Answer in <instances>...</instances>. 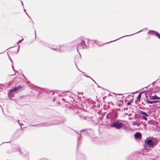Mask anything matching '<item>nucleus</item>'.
Instances as JSON below:
<instances>
[{
	"label": "nucleus",
	"instance_id": "1",
	"mask_svg": "<svg viewBox=\"0 0 160 160\" xmlns=\"http://www.w3.org/2000/svg\"><path fill=\"white\" fill-rule=\"evenodd\" d=\"M123 125V124L119 120H117L111 125V127L117 129H120Z\"/></svg>",
	"mask_w": 160,
	"mask_h": 160
},
{
	"label": "nucleus",
	"instance_id": "2",
	"mask_svg": "<svg viewBox=\"0 0 160 160\" xmlns=\"http://www.w3.org/2000/svg\"><path fill=\"white\" fill-rule=\"evenodd\" d=\"M19 87H17V88H14L12 89L8 93V96L10 98H12L14 95V94L13 93V92L14 91H15L19 89Z\"/></svg>",
	"mask_w": 160,
	"mask_h": 160
},
{
	"label": "nucleus",
	"instance_id": "3",
	"mask_svg": "<svg viewBox=\"0 0 160 160\" xmlns=\"http://www.w3.org/2000/svg\"><path fill=\"white\" fill-rule=\"evenodd\" d=\"M147 143L148 145L150 146V147H153L154 146V143L151 140H148L147 142Z\"/></svg>",
	"mask_w": 160,
	"mask_h": 160
},
{
	"label": "nucleus",
	"instance_id": "4",
	"mask_svg": "<svg viewBox=\"0 0 160 160\" xmlns=\"http://www.w3.org/2000/svg\"><path fill=\"white\" fill-rule=\"evenodd\" d=\"M149 32H151L152 34L156 35L160 39V34L158 32L153 31H150Z\"/></svg>",
	"mask_w": 160,
	"mask_h": 160
},
{
	"label": "nucleus",
	"instance_id": "5",
	"mask_svg": "<svg viewBox=\"0 0 160 160\" xmlns=\"http://www.w3.org/2000/svg\"><path fill=\"white\" fill-rule=\"evenodd\" d=\"M134 137L136 138H140L141 137V134L139 132H137L134 134Z\"/></svg>",
	"mask_w": 160,
	"mask_h": 160
},
{
	"label": "nucleus",
	"instance_id": "6",
	"mask_svg": "<svg viewBox=\"0 0 160 160\" xmlns=\"http://www.w3.org/2000/svg\"><path fill=\"white\" fill-rule=\"evenodd\" d=\"M152 99L153 100L160 99V98L159 97H158L156 95H155L154 96H153L152 97Z\"/></svg>",
	"mask_w": 160,
	"mask_h": 160
},
{
	"label": "nucleus",
	"instance_id": "7",
	"mask_svg": "<svg viewBox=\"0 0 160 160\" xmlns=\"http://www.w3.org/2000/svg\"><path fill=\"white\" fill-rule=\"evenodd\" d=\"M147 103H149V104H152V103H154L155 102H158L157 101H149L148 100L147 101Z\"/></svg>",
	"mask_w": 160,
	"mask_h": 160
},
{
	"label": "nucleus",
	"instance_id": "8",
	"mask_svg": "<svg viewBox=\"0 0 160 160\" xmlns=\"http://www.w3.org/2000/svg\"><path fill=\"white\" fill-rule=\"evenodd\" d=\"M141 97V94H139L138 95V96L137 98V100L139 101L140 102V99Z\"/></svg>",
	"mask_w": 160,
	"mask_h": 160
},
{
	"label": "nucleus",
	"instance_id": "9",
	"mask_svg": "<svg viewBox=\"0 0 160 160\" xmlns=\"http://www.w3.org/2000/svg\"><path fill=\"white\" fill-rule=\"evenodd\" d=\"M140 112L141 114H144L146 116H148V115L145 112L143 111H140Z\"/></svg>",
	"mask_w": 160,
	"mask_h": 160
},
{
	"label": "nucleus",
	"instance_id": "10",
	"mask_svg": "<svg viewBox=\"0 0 160 160\" xmlns=\"http://www.w3.org/2000/svg\"><path fill=\"white\" fill-rule=\"evenodd\" d=\"M60 46H58L56 48V50H58V51H61V49L60 48Z\"/></svg>",
	"mask_w": 160,
	"mask_h": 160
},
{
	"label": "nucleus",
	"instance_id": "11",
	"mask_svg": "<svg viewBox=\"0 0 160 160\" xmlns=\"http://www.w3.org/2000/svg\"><path fill=\"white\" fill-rule=\"evenodd\" d=\"M132 123H133V124L134 126L136 125L137 123L136 122H135L134 121L132 122Z\"/></svg>",
	"mask_w": 160,
	"mask_h": 160
},
{
	"label": "nucleus",
	"instance_id": "12",
	"mask_svg": "<svg viewBox=\"0 0 160 160\" xmlns=\"http://www.w3.org/2000/svg\"><path fill=\"white\" fill-rule=\"evenodd\" d=\"M142 118L144 119L145 120H147V118L145 116H143L142 117Z\"/></svg>",
	"mask_w": 160,
	"mask_h": 160
},
{
	"label": "nucleus",
	"instance_id": "13",
	"mask_svg": "<svg viewBox=\"0 0 160 160\" xmlns=\"http://www.w3.org/2000/svg\"><path fill=\"white\" fill-rule=\"evenodd\" d=\"M136 125H137V126H138V127H139V126H140V124H137V123Z\"/></svg>",
	"mask_w": 160,
	"mask_h": 160
},
{
	"label": "nucleus",
	"instance_id": "14",
	"mask_svg": "<svg viewBox=\"0 0 160 160\" xmlns=\"http://www.w3.org/2000/svg\"><path fill=\"white\" fill-rule=\"evenodd\" d=\"M130 104V103H129V102H128V105L129 104Z\"/></svg>",
	"mask_w": 160,
	"mask_h": 160
},
{
	"label": "nucleus",
	"instance_id": "15",
	"mask_svg": "<svg viewBox=\"0 0 160 160\" xmlns=\"http://www.w3.org/2000/svg\"><path fill=\"white\" fill-rule=\"evenodd\" d=\"M141 31H140L138 32H141Z\"/></svg>",
	"mask_w": 160,
	"mask_h": 160
}]
</instances>
